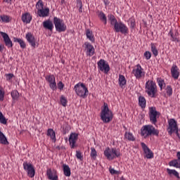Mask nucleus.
<instances>
[{
	"instance_id": "nucleus-43",
	"label": "nucleus",
	"mask_w": 180,
	"mask_h": 180,
	"mask_svg": "<svg viewBox=\"0 0 180 180\" xmlns=\"http://www.w3.org/2000/svg\"><path fill=\"white\" fill-rule=\"evenodd\" d=\"M76 157L78 160H80V161H82V160H84V157L82 156V153H81V151H79V150L76 151Z\"/></svg>"
},
{
	"instance_id": "nucleus-36",
	"label": "nucleus",
	"mask_w": 180,
	"mask_h": 180,
	"mask_svg": "<svg viewBox=\"0 0 180 180\" xmlns=\"http://www.w3.org/2000/svg\"><path fill=\"white\" fill-rule=\"evenodd\" d=\"M46 79L49 84L56 82V77L53 75H50L46 77Z\"/></svg>"
},
{
	"instance_id": "nucleus-48",
	"label": "nucleus",
	"mask_w": 180,
	"mask_h": 180,
	"mask_svg": "<svg viewBox=\"0 0 180 180\" xmlns=\"http://www.w3.org/2000/svg\"><path fill=\"white\" fill-rule=\"evenodd\" d=\"M6 81H11L13 78L14 75L13 73H8L5 75Z\"/></svg>"
},
{
	"instance_id": "nucleus-58",
	"label": "nucleus",
	"mask_w": 180,
	"mask_h": 180,
	"mask_svg": "<svg viewBox=\"0 0 180 180\" xmlns=\"http://www.w3.org/2000/svg\"><path fill=\"white\" fill-rule=\"evenodd\" d=\"M11 1H12V0H4V2H6L7 4H9V2H11Z\"/></svg>"
},
{
	"instance_id": "nucleus-38",
	"label": "nucleus",
	"mask_w": 180,
	"mask_h": 180,
	"mask_svg": "<svg viewBox=\"0 0 180 180\" xmlns=\"http://www.w3.org/2000/svg\"><path fill=\"white\" fill-rule=\"evenodd\" d=\"M151 51L155 57H157V56H158V50H157V47H155V45H154V44H151Z\"/></svg>"
},
{
	"instance_id": "nucleus-60",
	"label": "nucleus",
	"mask_w": 180,
	"mask_h": 180,
	"mask_svg": "<svg viewBox=\"0 0 180 180\" xmlns=\"http://www.w3.org/2000/svg\"><path fill=\"white\" fill-rule=\"evenodd\" d=\"M120 180H125L124 177L122 176Z\"/></svg>"
},
{
	"instance_id": "nucleus-7",
	"label": "nucleus",
	"mask_w": 180,
	"mask_h": 180,
	"mask_svg": "<svg viewBox=\"0 0 180 180\" xmlns=\"http://www.w3.org/2000/svg\"><path fill=\"white\" fill-rule=\"evenodd\" d=\"M53 24L55 25L56 32H58L59 33H61V32H65L67 30V25H65V23H64V20L59 18H53Z\"/></svg>"
},
{
	"instance_id": "nucleus-34",
	"label": "nucleus",
	"mask_w": 180,
	"mask_h": 180,
	"mask_svg": "<svg viewBox=\"0 0 180 180\" xmlns=\"http://www.w3.org/2000/svg\"><path fill=\"white\" fill-rule=\"evenodd\" d=\"M11 96L13 101H18V99H19V92L18 91V90H14L11 91Z\"/></svg>"
},
{
	"instance_id": "nucleus-9",
	"label": "nucleus",
	"mask_w": 180,
	"mask_h": 180,
	"mask_svg": "<svg viewBox=\"0 0 180 180\" xmlns=\"http://www.w3.org/2000/svg\"><path fill=\"white\" fill-rule=\"evenodd\" d=\"M23 167L25 171H27L28 176L30 178H34L36 174V171L34 170V167H33V165L25 162L23 163Z\"/></svg>"
},
{
	"instance_id": "nucleus-42",
	"label": "nucleus",
	"mask_w": 180,
	"mask_h": 180,
	"mask_svg": "<svg viewBox=\"0 0 180 180\" xmlns=\"http://www.w3.org/2000/svg\"><path fill=\"white\" fill-rule=\"evenodd\" d=\"M0 123L2 124H6L7 120L6 118H5V116H4V114L0 112Z\"/></svg>"
},
{
	"instance_id": "nucleus-4",
	"label": "nucleus",
	"mask_w": 180,
	"mask_h": 180,
	"mask_svg": "<svg viewBox=\"0 0 180 180\" xmlns=\"http://www.w3.org/2000/svg\"><path fill=\"white\" fill-rule=\"evenodd\" d=\"M145 92L150 96V98H155L157 92V84L155 83L153 80H148L145 84Z\"/></svg>"
},
{
	"instance_id": "nucleus-57",
	"label": "nucleus",
	"mask_w": 180,
	"mask_h": 180,
	"mask_svg": "<svg viewBox=\"0 0 180 180\" xmlns=\"http://www.w3.org/2000/svg\"><path fill=\"white\" fill-rule=\"evenodd\" d=\"M177 158L179 160H180V152L177 153Z\"/></svg>"
},
{
	"instance_id": "nucleus-28",
	"label": "nucleus",
	"mask_w": 180,
	"mask_h": 180,
	"mask_svg": "<svg viewBox=\"0 0 180 180\" xmlns=\"http://www.w3.org/2000/svg\"><path fill=\"white\" fill-rule=\"evenodd\" d=\"M146 98L144 96H139V105L142 108V109L146 108Z\"/></svg>"
},
{
	"instance_id": "nucleus-19",
	"label": "nucleus",
	"mask_w": 180,
	"mask_h": 180,
	"mask_svg": "<svg viewBox=\"0 0 180 180\" xmlns=\"http://www.w3.org/2000/svg\"><path fill=\"white\" fill-rule=\"evenodd\" d=\"M43 26L44 29H47V30H50L53 32V29L54 28V25L53 24V21L50 20H46L43 22Z\"/></svg>"
},
{
	"instance_id": "nucleus-14",
	"label": "nucleus",
	"mask_w": 180,
	"mask_h": 180,
	"mask_svg": "<svg viewBox=\"0 0 180 180\" xmlns=\"http://www.w3.org/2000/svg\"><path fill=\"white\" fill-rule=\"evenodd\" d=\"M178 129V124L175 121L174 119H170L169 121V127H168V133L169 134H172L175 131V130Z\"/></svg>"
},
{
	"instance_id": "nucleus-18",
	"label": "nucleus",
	"mask_w": 180,
	"mask_h": 180,
	"mask_svg": "<svg viewBox=\"0 0 180 180\" xmlns=\"http://www.w3.org/2000/svg\"><path fill=\"white\" fill-rule=\"evenodd\" d=\"M50 13V9L49 8H41L38 9L37 15L40 16V18H46Z\"/></svg>"
},
{
	"instance_id": "nucleus-52",
	"label": "nucleus",
	"mask_w": 180,
	"mask_h": 180,
	"mask_svg": "<svg viewBox=\"0 0 180 180\" xmlns=\"http://www.w3.org/2000/svg\"><path fill=\"white\" fill-rule=\"evenodd\" d=\"M169 167H176V160L170 161L169 163Z\"/></svg>"
},
{
	"instance_id": "nucleus-55",
	"label": "nucleus",
	"mask_w": 180,
	"mask_h": 180,
	"mask_svg": "<svg viewBox=\"0 0 180 180\" xmlns=\"http://www.w3.org/2000/svg\"><path fill=\"white\" fill-rule=\"evenodd\" d=\"M5 49V45H2V44H0V53H2L4 50Z\"/></svg>"
},
{
	"instance_id": "nucleus-61",
	"label": "nucleus",
	"mask_w": 180,
	"mask_h": 180,
	"mask_svg": "<svg viewBox=\"0 0 180 180\" xmlns=\"http://www.w3.org/2000/svg\"><path fill=\"white\" fill-rule=\"evenodd\" d=\"M57 148H58V150H60V146H58V147H57Z\"/></svg>"
},
{
	"instance_id": "nucleus-30",
	"label": "nucleus",
	"mask_w": 180,
	"mask_h": 180,
	"mask_svg": "<svg viewBox=\"0 0 180 180\" xmlns=\"http://www.w3.org/2000/svg\"><path fill=\"white\" fill-rule=\"evenodd\" d=\"M47 136H49L51 139V140L54 141V143H56V132L53 129H49L47 131Z\"/></svg>"
},
{
	"instance_id": "nucleus-56",
	"label": "nucleus",
	"mask_w": 180,
	"mask_h": 180,
	"mask_svg": "<svg viewBox=\"0 0 180 180\" xmlns=\"http://www.w3.org/2000/svg\"><path fill=\"white\" fill-rule=\"evenodd\" d=\"M174 133H176L177 137H179V133H178V129L175 130Z\"/></svg>"
},
{
	"instance_id": "nucleus-35",
	"label": "nucleus",
	"mask_w": 180,
	"mask_h": 180,
	"mask_svg": "<svg viewBox=\"0 0 180 180\" xmlns=\"http://www.w3.org/2000/svg\"><path fill=\"white\" fill-rule=\"evenodd\" d=\"M157 82L160 88V90L162 91V86H165V82L161 78H158Z\"/></svg>"
},
{
	"instance_id": "nucleus-44",
	"label": "nucleus",
	"mask_w": 180,
	"mask_h": 180,
	"mask_svg": "<svg viewBox=\"0 0 180 180\" xmlns=\"http://www.w3.org/2000/svg\"><path fill=\"white\" fill-rule=\"evenodd\" d=\"M49 86L51 89H53V91H56L57 89V83L55 82H53L52 83H49Z\"/></svg>"
},
{
	"instance_id": "nucleus-10",
	"label": "nucleus",
	"mask_w": 180,
	"mask_h": 180,
	"mask_svg": "<svg viewBox=\"0 0 180 180\" xmlns=\"http://www.w3.org/2000/svg\"><path fill=\"white\" fill-rule=\"evenodd\" d=\"M98 68L100 70V71H103L105 74H108L109 71H110V67H109V64L106 63L103 59H101L98 62Z\"/></svg>"
},
{
	"instance_id": "nucleus-27",
	"label": "nucleus",
	"mask_w": 180,
	"mask_h": 180,
	"mask_svg": "<svg viewBox=\"0 0 180 180\" xmlns=\"http://www.w3.org/2000/svg\"><path fill=\"white\" fill-rule=\"evenodd\" d=\"M0 144H4L6 146H8V144H9L6 136H5V134H4L2 131H0Z\"/></svg>"
},
{
	"instance_id": "nucleus-6",
	"label": "nucleus",
	"mask_w": 180,
	"mask_h": 180,
	"mask_svg": "<svg viewBox=\"0 0 180 180\" xmlns=\"http://www.w3.org/2000/svg\"><path fill=\"white\" fill-rule=\"evenodd\" d=\"M104 155L106 157L107 160H115V158H119L120 157V151L116 148H106L104 151Z\"/></svg>"
},
{
	"instance_id": "nucleus-15",
	"label": "nucleus",
	"mask_w": 180,
	"mask_h": 180,
	"mask_svg": "<svg viewBox=\"0 0 180 180\" xmlns=\"http://www.w3.org/2000/svg\"><path fill=\"white\" fill-rule=\"evenodd\" d=\"M141 146L144 151V153L146 154V157L148 159L154 158V153L151 150L148 148V146L146 145L143 142L141 143Z\"/></svg>"
},
{
	"instance_id": "nucleus-51",
	"label": "nucleus",
	"mask_w": 180,
	"mask_h": 180,
	"mask_svg": "<svg viewBox=\"0 0 180 180\" xmlns=\"http://www.w3.org/2000/svg\"><path fill=\"white\" fill-rule=\"evenodd\" d=\"M58 88L60 90L64 89V84H63V82H59L58 83Z\"/></svg>"
},
{
	"instance_id": "nucleus-13",
	"label": "nucleus",
	"mask_w": 180,
	"mask_h": 180,
	"mask_svg": "<svg viewBox=\"0 0 180 180\" xmlns=\"http://www.w3.org/2000/svg\"><path fill=\"white\" fill-rule=\"evenodd\" d=\"M78 140V134L72 133L69 137V143L71 148L77 147V141Z\"/></svg>"
},
{
	"instance_id": "nucleus-41",
	"label": "nucleus",
	"mask_w": 180,
	"mask_h": 180,
	"mask_svg": "<svg viewBox=\"0 0 180 180\" xmlns=\"http://www.w3.org/2000/svg\"><path fill=\"white\" fill-rule=\"evenodd\" d=\"M60 103L62 106H63L64 108L67 106V98H65V96H60Z\"/></svg>"
},
{
	"instance_id": "nucleus-25",
	"label": "nucleus",
	"mask_w": 180,
	"mask_h": 180,
	"mask_svg": "<svg viewBox=\"0 0 180 180\" xmlns=\"http://www.w3.org/2000/svg\"><path fill=\"white\" fill-rule=\"evenodd\" d=\"M63 168L65 176H71V169L70 168V166L64 164Z\"/></svg>"
},
{
	"instance_id": "nucleus-23",
	"label": "nucleus",
	"mask_w": 180,
	"mask_h": 180,
	"mask_svg": "<svg viewBox=\"0 0 180 180\" xmlns=\"http://www.w3.org/2000/svg\"><path fill=\"white\" fill-rule=\"evenodd\" d=\"M86 47L87 56L92 57L95 54V49H94V46L91 44H87Z\"/></svg>"
},
{
	"instance_id": "nucleus-20",
	"label": "nucleus",
	"mask_w": 180,
	"mask_h": 180,
	"mask_svg": "<svg viewBox=\"0 0 180 180\" xmlns=\"http://www.w3.org/2000/svg\"><path fill=\"white\" fill-rule=\"evenodd\" d=\"M21 20H22L23 23H26V25L30 23V22H32V15H30L29 13L22 14Z\"/></svg>"
},
{
	"instance_id": "nucleus-59",
	"label": "nucleus",
	"mask_w": 180,
	"mask_h": 180,
	"mask_svg": "<svg viewBox=\"0 0 180 180\" xmlns=\"http://www.w3.org/2000/svg\"><path fill=\"white\" fill-rule=\"evenodd\" d=\"M123 127H124V130H127V128L126 127L124 126Z\"/></svg>"
},
{
	"instance_id": "nucleus-1",
	"label": "nucleus",
	"mask_w": 180,
	"mask_h": 180,
	"mask_svg": "<svg viewBox=\"0 0 180 180\" xmlns=\"http://www.w3.org/2000/svg\"><path fill=\"white\" fill-rule=\"evenodd\" d=\"M110 22V25L114 26V30L116 33H122V34H127L129 33V28L126 25L122 22H117L115 15L110 14L108 16Z\"/></svg>"
},
{
	"instance_id": "nucleus-3",
	"label": "nucleus",
	"mask_w": 180,
	"mask_h": 180,
	"mask_svg": "<svg viewBox=\"0 0 180 180\" xmlns=\"http://www.w3.org/2000/svg\"><path fill=\"white\" fill-rule=\"evenodd\" d=\"M101 119L103 123H109L113 120V113L109 110V107L106 103H104V107L101 110Z\"/></svg>"
},
{
	"instance_id": "nucleus-24",
	"label": "nucleus",
	"mask_w": 180,
	"mask_h": 180,
	"mask_svg": "<svg viewBox=\"0 0 180 180\" xmlns=\"http://www.w3.org/2000/svg\"><path fill=\"white\" fill-rule=\"evenodd\" d=\"M14 43H18L21 49H26V43L25 41L20 38L13 37V39Z\"/></svg>"
},
{
	"instance_id": "nucleus-50",
	"label": "nucleus",
	"mask_w": 180,
	"mask_h": 180,
	"mask_svg": "<svg viewBox=\"0 0 180 180\" xmlns=\"http://www.w3.org/2000/svg\"><path fill=\"white\" fill-rule=\"evenodd\" d=\"M77 5L79 6V12L82 13V1H81V0H78Z\"/></svg>"
},
{
	"instance_id": "nucleus-40",
	"label": "nucleus",
	"mask_w": 180,
	"mask_h": 180,
	"mask_svg": "<svg viewBox=\"0 0 180 180\" xmlns=\"http://www.w3.org/2000/svg\"><path fill=\"white\" fill-rule=\"evenodd\" d=\"M36 8L39 11V9L44 8V4H43V1L39 0L36 4Z\"/></svg>"
},
{
	"instance_id": "nucleus-46",
	"label": "nucleus",
	"mask_w": 180,
	"mask_h": 180,
	"mask_svg": "<svg viewBox=\"0 0 180 180\" xmlns=\"http://www.w3.org/2000/svg\"><path fill=\"white\" fill-rule=\"evenodd\" d=\"M143 56L146 60H150L151 58V52L150 51H146L143 54Z\"/></svg>"
},
{
	"instance_id": "nucleus-54",
	"label": "nucleus",
	"mask_w": 180,
	"mask_h": 180,
	"mask_svg": "<svg viewBox=\"0 0 180 180\" xmlns=\"http://www.w3.org/2000/svg\"><path fill=\"white\" fill-rule=\"evenodd\" d=\"M176 168H180V160H176Z\"/></svg>"
},
{
	"instance_id": "nucleus-37",
	"label": "nucleus",
	"mask_w": 180,
	"mask_h": 180,
	"mask_svg": "<svg viewBox=\"0 0 180 180\" xmlns=\"http://www.w3.org/2000/svg\"><path fill=\"white\" fill-rule=\"evenodd\" d=\"M0 19L4 23H9V22H11V20H9L8 15H0Z\"/></svg>"
},
{
	"instance_id": "nucleus-32",
	"label": "nucleus",
	"mask_w": 180,
	"mask_h": 180,
	"mask_svg": "<svg viewBox=\"0 0 180 180\" xmlns=\"http://www.w3.org/2000/svg\"><path fill=\"white\" fill-rule=\"evenodd\" d=\"M98 17L101 21H103L104 25H106L108 23V19L106 18V15L102 11L100 12L98 14Z\"/></svg>"
},
{
	"instance_id": "nucleus-49",
	"label": "nucleus",
	"mask_w": 180,
	"mask_h": 180,
	"mask_svg": "<svg viewBox=\"0 0 180 180\" xmlns=\"http://www.w3.org/2000/svg\"><path fill=\"white\" fill-rule=\"evenodd\" d=\"M110 172L112 174V175H119V171L115 170V169H110Z\"/></svg>"
},
{
	"instance_id": "nucleus-53",
	"label": "nucleus",
	"mask_w": 180,
	"mask_h": 180,
	"mask_svg": "<svg viewBox=\"0 0 180 180\" xmlns=\"http://www.w3.org/2000/svg\"><path fill=\"white\" fill-rule=\"evenodd\" d=\"M5 93L2 91V90H0V101H4Z\"/></svg>"
},
{
	"instance_id": "nucleus-62",
	"label": "nucleus",
	"mask_w": 180,
	"mask_h": 180,
	"mask_svg": "<svg viewBox=\"0 0 180 180\" xmlns=\"http://www.w3.org/2000/svg\"><path fill=\"white\" fill-rule=\"evenodd\" d=\"M61 148H62V149H63V148L65 149V148H64V147H61Z\"/></svg>"
},
{
	"instance_id": "nucleus-16",
	"label": "nucleus",
	"mask_w": 180,
	"mask_h": 180,
	"mask_svg": "<svg viewBox=\"0 0 180 180\" xmlns=\"http://www.w3.org/2000/svg\"><path fill=\"white\" fill-rule=\"evenodd\" d=\"M25 37L28 43H30V46L34 49V47H36V39H34L33 34L30 32H28Z\"/></svg>"
},
{
	"instance_id": "nucleus-2",
	"label": "nucleus",
	"mask_w": 180,
	"mask_h": 180,
	"mask_svg": "<svg viewBox=\"0 0 180 180\" xmlns=\"http://www.w3.org/2000/svg\"><path fill=\"white\" fill-rule=\"evenodd\" d=\"M159 134L160 131L151 124L143 126L141 129V135L144 137V139H147L148 137H150V136H158Z\"/></svg>"
},
{
	"instance_id": "nucleus-12",
	"label": "nucleus",
	"mask_w": 180,
	"mask_h": 180,
	"mask_svg": "<svg viewBox=\"0 0 180 180\" xmlns=\"http://www.w3.org/2000/svg\"><path fill=\"white\" fill-rule=\"evenodd\" d=\"M132 74L134 75L136 79H140L142 77H144V72H143V68L140 64L136 65V69L132 70Z\"/></svg>"
},
{
	"instance_id": "nucleus-29",
	"label": "nucleus",
	"mask_w": 180,
	"mask_h": 180,
	"mask_svg": "<svg viewBox=\"0 0 180 180\" xmlns=\"http://www.w3.org/2000/svg\"><path fill=\"white\" fill-rule=\"evenodd\" d=\"M167 172L169 174V175H174V176H176V178H177L178 179H180V176H179V173H178V172H176V170L175 169H167Z\"/></svg>"
},
{
	"instance_id": "nucleus-45",
	"label": "nucleus",
	"mask_w": 180,
	"mask_h": 180,
	"mask_svg": "<svg viewBox=\"0 0 180 180\" xmlns=\"http://www.w3.org/2000/svg\"><path fill=\"white\" fill-rule=\"evenodd\" d=\"M129 22H130V27L131 29H134L136 27V20H134V19L131 18L129 19Z\"/></svg>"
},
{
	"instance_id": "nucleus-22",
	"label": "nucleus",
	"mask_w": 180,
	"mask_h": 180,
	"mask_svg": "<svg viewBox=\"0 0 180 180\" xmlns=\"http://www.w3.org/2000/svg\"><path fill=\"white\" fill-rule=\"evenodd\" d=\"M172 77L174 78V79H178L179 77V72H178V66L174 65L171 68Z\"/></svg>"
},
{
	"instance_id": "nucleus-47",
	"label": "nucleus",
	"mask_w": 180,
	"mask_h": 180,
	"mask_svg": "<svg viewBox=\"0 0 180 180\" xmlns=\"http://www.w3.org/2000/svg\"><path fill=\"white\" fill-rule=\"evenodd\" d=\"M166 92L169 96H171V95H172V87H171V86H167L166 88Z\"/></svg>"
},
{
	"instance_id": "nucleus-21",
	"label": "nucleus",
	"mask_w": 180,
	"mask_h": 180,
	"mask_svg": "<svg viewBox=\"0 0 180 180\" xmlns=\"http://www.w3.org/2000/svg\"><path fill=\"white\" fill-rule=\"evenodd\" d=\"M169 34L172 37V41H176V43H179L180 40L179 38H178V36H179V33L178 32V30H176L174 33H173L172 30H170Z\"/></svg>"
},
{
	"instance_id": "nucleus-8",
	"label": "nucleus",
	"mask_w": 180,
	"mask_h": 180,
	"mask_svg": "<svg viewBox=\"0 0 180 180\" xmlns=\"http://www.w3.org/2000/svg\"><path fill=\"white\" fill-rule=\"evenodd\" d=\"M160 115H161V113L157 111L155 107H150L149 108V119L152 124H157V119L160 117Z\"/></svg>"
},
{
	"instance_id": "nucleus-17",
	"label": "nucleus",
	"mask_w": 180,
	"mask_h": 180,
	"mask_svg": "<svg viewBox=\"0 0 180 180\" xmlns=\"http://www.w3.org/2000/svg\"><path fill=\"white\" fill-rule=\"evenodd\" d=\"M46 175L50 180H58V176H57V172L56 170L51 171V169H48Z\"/></svg>"
},
{
	"instance_id": "nucleus-11",
	"label": "nucleus",
	"mask_w": 180,
	"mask_h": 180,
	"mask_svg": "<svg viewBox=\"0 0 180 180\" xmlns=\"http://www.w3.org/2000/svg\"><path fill=\"white\" fill-rule=\"evenodd\" d=\"M0 34L2 36L4 44L8 49L13 47V43H12V40H11L9 35L6 32H1Z\"/></svg>"
},
{
	"instance_id": "nucleus-33",
	"label": "nucleus",
	"mask_w": 180,
	"mask_h": 180,
	"mask_svg": "<svg viewBox=\"0 0 180 180\" xmlns=\"http://www.w3.org/2000/svg\"><path fill=\"white\" fill-rule=\"evenodd\" d=\"M124 136L129 141H134V140H136L133 134L130 132H125Z\"/></svg>"
},
{
	"instance_id": "nucleus-26",
	"label": "nucleus",
	"mask_w": 180,
	"mask_h": 180,
	"mask_svg": "<svg viewBox=\"0 0 180 180\" xmlns=\"http://www.w3.org/2000/svg\"><path fill=\"white\" fill-rule=\"evenodd\" d=\"M127 84V81L126 80V77L123 76V75H120L119 76V85L121 88H123L124 85Z\"/></svg>"
},
{
	"instance_id": "nucleus-5",
	"label": "nucleus",
	"mask_w": 180,
	"mask_h": 180,
	"mask_svg": "<svg viewBox=\"0 0 180 180\" xmlns=\"http://www.w3.org/2000/svg\"><path fill=\"white\" fill-rule=\"evenodd\" d=\"M74 90L76 92V94L77 96H79L80 98H83V99H85L88 96V94H89V91H88V88H86V86L84 83H78L77 84L75 87Z\"/></svg>"
},
{
	"instance_id": "nucleus-31",
	"label": "nucleus",
	"mask_w": 180,
	"mask_h": 180,
	"mask_svg": "<svg viewBox=\"0 0 180 180\" xmlns=\"http://www.w3.org/2000/svg\"><path fill=\"white\" fill-rule=\"evenodd\" d=\"M86 34L87 39H89L90 41H92L93 43L94 41H95V37L92 34V31H91L90 30H86Z\"/></svg>"
},
{
	"instance_id": "nucleus-39",
	"label": "nucleus",
	"mask_w": 180,
	"mask_h": 180,
	"mask_svg": "<svg viewBox=\"0 0 180 180\" xmlns=\"http://www.w3.org/2000/svg\"><path fill=\"white\" fill-rule=\"evenodd\" d=\"M91 152L90 153V155L91 158H93V160H96V157L98 155L96 153V150L95 149V148H91Z\"/></svg>"
}]
</instances>
